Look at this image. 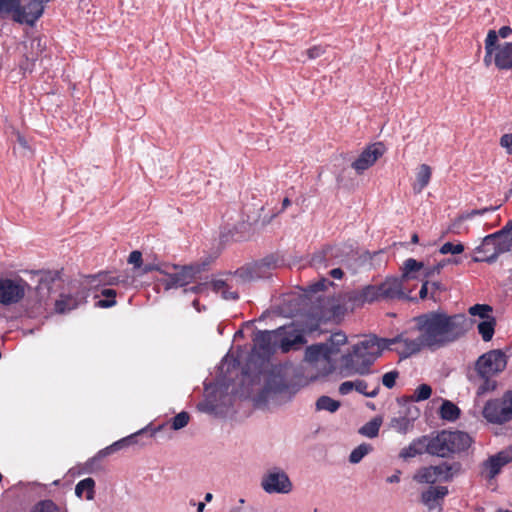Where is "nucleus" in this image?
<instances>
[{
    "label": "nucleus",
    "mask_w": 512,
    "mask_h": 512,
    "mask_svg": "<svg viewBox=\"0 0 512 512\" xmlns=\"http://www.w3.org/2000/svg\"><path fill=\"white\" fill-rule=\"evenodd\" d=\"M428 454L448 458L450 457L449 449L446 447V442L442 431L438 432L435 436H428Z\"/></svg>",
    "instance_id": "obj_22"
},
{
    "label": "nucleus",
    "mask_w": 512,
    "mask_h": 512,
    "mask_svg": "<svg viewBox=\"0 0 512 512\" xmlns=\"http://www.w3.org/2000/svg\"><path fill=\"white\" fill-rule=\"evenodd\" d=\"M328 283L329 282L326 279H322L321 281H318V282L314 283L313 285H311V291L312 292L323 291L326 289Z\"/></svg>",
    "instance_id": "obj_54"
},
{
    "label": "nucleus",
    "mask_w": 512,
    "mask_h": 512,
    "mask_svg": "<svg viewBox=\"0 0 512 512\" xmlns=\"http://www.w3.org/2000/svg\"><path fill=\"white\" fill-rule=\"evenodd\" d=\"M261 486L264 491L270 494H286L292 490V483L288 475L280 469H273L265 474L262 478Z\"/></svg>",
    "instance_id": "obj_9"
},
{
    "label": "nucleus",
    "mask_w": 512,
    "mask_h": 512,
    "mask_svg": "<svg viewBox=\"0 0 512 512\" xmlns=\"http://www.w3.org/2000/svg\"><path fill=\"white\" fill-rule=\"evenodd\" d=\"M128 263L133 265L134 268H140L142 266V253L138 250L132 251L128 257Z\"/></svg>",
    "instance_id": "obj_48"
},
{
    "label": "nucleus",
    "mask_w": 512,
    "mask_h": 512,
    "mask_svg": "<svg viewBox=\"0 0 512 512\" xmlns=\"http://www.w3.org/2000/svg\"><path fill=\"white\" fill-rule=\"evenodd\" d=\"M495 208L493 207H490V208H483V209H474L470 212H468L467 214L461 216V219H471L472 217L476 216V215H483L489 211H493Z\"/></svg>",
    "instance_id": "obj_50"
},
{
    "label": "nucleus",
    "mask_w": 512,
    "mask_h": 512,
    "mask_svg": "<svg viewBox=\"0 0 512 512\" xmlns=\"http://www.w3.org/2000/svg\"><path fill=\"white\" fill-rule=\"evenodd\" d=\"M92 281L98 280L99 283L104 285H118L123 282L119 276H114L108 272H100L97 275L91 276Z\"/></svg>",
    "instance_id": "obj_39"
},
{
    "label": "nucleus",
    "mask_w": 512,
    "mask_h": 512,
    "mask_svg": "<svg viewBox=\"0 0 512 512\" xmlns=\"http://www.w3.org/2000/svg\"><path fill=\"white\" fill-rule=\"evenodd\" d=\"M460 470L459 463H442L440 465L422 467L414 474L413 479L418 483L434 484L437 481H450L454 472Z\"/></svg>",
    "instance_id": "obj_7"
},
{
    "label": "nucleus",
    "mask_w": 512,
    "mask_h": 512,
    "mask_svg": "<svg viewBox=\"0 0 512 512\" xmlns=\"http://www.w3.org/2000/svg\"><path fill=\"white\" fill-rule=\"evenodd\" d=\"M341 255V249L338 246H327L321 252L315 254L312 257V263L315 266H319L324 264L325 266L334 265L342 262V260L337 261V259Z\"/></svg>",
    "instance_id": "obj_20"
},
{
    "label": "nucleus",
    "mask_w": 512,
    "mask_h": 512,
    "mask_svg": "<svg viewBox=\"0 0 512 512\" xmlns=\"http://www.w3.org/2000/svg\"><path fill=\"white\" fill-rule=\"evenodd\" d=\"M495 327H496L495 317H490L487 320H483L477 326L478 332L485 342H488L493 338V335L495 333Z\"/></svg>",
    "instance_id": "obj_32"
},
{
    "label": "nucleus",
    "mask_w": 512,
    "mask_h": 512,
    "mask_svg": "<svg viewBox=\"0 0 512 512\" xmlns=\"http://www.w3.org/2000/svg\"><path fill=\"white\" fill-rule=\"evenodd\" d=\"M432 171L429 165L421 164L419 166L416 182L413 185V190L416 193H420L430 182Z\"/></svg>",
    "instance_id": "obj_26"
},
{
    "label": "nucleus",
    "mask_w": 512,
    "mask_h": 512,
    "mask_svg": "<svg viewBox=\"0 0 512 512\" xmlns=\"http://www.w3.org/2000/svg\"><path fill=\"white\" fill-rule=\"evenodd\" d=\"M332 355H335V349H331L325 343L314 344L306 349V357L310 361H317L319 359L329 360Z\"/></svg>",
    "instance_id": "obj_24"
},
{
    "label": "nucleus",
    "mask_w": 512,
    "mask_h": 512,
    "mask_svg": "<svg viewBox=\"0 0 512 512\" xmlns=\"http://www.w3.org/2000/svg\"><path fill=\"white\" fill-rule=\"evenodd\" d=\"M152 271H159V272H163L160 267L156 264H146L144 265V267L142 268V273L143 274H147L149 272H152Z\"/></svg>",
    "instance_id": "obj_57"
},
{
    "label": "nucleus",
    "mask_w": 512,
    "mask_h": 512,
    "mask_svg": "<svg viewBox=\"0 0 512 512\" xmlns=\"http://www.w3.org/2000/svg\"><path fill=\"white\" fill-rule=\"evenodd\" d=\"M326 52V46L314 45L307 49L304 53L309 60H314L321 57Z\"/></svg>",
    "instance_id": "obj_45"
},
{
    "label": "nucleus",
    "mask_w": 512,
    "mask_h": 512,
    "mask_svg": "<svg viewBox=\"0 0 512 512\" xmlns=\"http://www.w3.org/2000/svg\"><path fill=\"white\" fill-rule=\"evenodd\" d=\"M381 292V299H404L407 298L402 290V281L397 278H388L378 285Z\"/></svg>",
    "instance_id": "obj_19"
},
{
    "label": "nucleus",
    "mask_w": 512,
    "mask_h": 512,
    "mask_svg": "<svg viewBox=\"0 0 512 512\" xmlns=\"http://www.w3.org/2000/svg\"><path fill=\"white\" fill-rule=\"evenodd\" d=\"M387 348L383 339L370 336L354 345L352 352L343 356V362L347 368L364 375L369 372L370 366Z\"/></svg>",
    "instance_id": "obj_2"
},
{
    "label": "nucleus",
    "mask_w": 512,
    "mask_h": 512,
    "mask_svg": "<svg viewBox=\"0 0 512 512\" xmlns=\"http://www.w3.org/2000/svg\"><path fill=\"white\" fill-rule=\"evenodd\" d=\"M49 0H0V17L11 15L13 21L33 26L43 15Z\"/></svg>",
    "instance_id": "obj_3"
},
{
    "label": "nucleus",
    "mask_w": 512,
    "mask_h": 512,
    "mask_svg": "<svg viewBox=\"0 0 512 512\" xmlns=\"http://www.w3.org/2000/svg\"><path fill=\"white\" fill-rule=\"evenodd\" d=\"M500 144L510 152L512 149V134H504L500 139Z\"/></svg>",
    "instance_id": "obj_53"
},
{
    "label": "nucleus",
    "mask_w": 512,
    "mask_h": 512,
    "mask_svg": "<svg viewBox=\"0 0 512 512\" xmlns=\"http://www.w3.org/2000/svg\"><path fill=\"white\" fill-rule=\"evenodd\" d=\"M507 365V357L500 349L490 350L481 355L476 361L475 368L481 378L488 380L490 377L501 373Z\"/></svg>",
    "instance_id": "obj_6"
},
{
    "label": "nucleus",
    "mask_w": 512,
    "mask_h": 512,
    "mask_svg": "<svg viewBox=\"0 0 512 512\" xmlns=\"http://www.w3.org/2000/svg\"><path fill=\"white\" fill-rule=\"evenodd\" d=\"M340 407V402L330 398L329 396H321L316 401L317 410H326L331 413L336 412Z\"/></svg>",
    "instance_id": "obj_33"
},
{
    "label": "nucleus",
    "mask_w": 512,
    "mask_h": 512,
    "mask_svg": "<svg viewBox=\"0 0 512 512\" xmlns=\"http://www.w3.org/2000/svg\"><path fill=\"white\" fill-rule=\"evenodd\" d=\"M498 41V34L494 30H489L487 37L485 39V50H488V54L491 51H495L496 47L495 44Z\"/></svg>",
    "instance_id": "obj_47"
},
{
    "label": "nucleus",
    "mask_w": 512,
    "mask_h": 512,
    "mask_svg": "<svg viewBox=\"0 0 512 512\" xmlns=\"http://www.w3.org/2000/svg\"><path fill=\"white\" fill-rule=\"evenodd\" d=\"M59 509L57 505L51 500L40 502L38 512H57Z\"/></svg>",
    "instance_id": "obj_49"
},
{
    "label": "nucleus",
    "mask_w": 512,
    "mask_h": 512,
    "mask_svg": "<svg viewBox=\"0 0 512 512\" xmlns=\"http://www.w3.org/2000/svg\"><path fill=\"white\" fill-rule=\"evenodd\" d=\"M17 141L18 143L23 146V147H27V141L25 139V137L23 135H21L20 133L17 134Z\"/></svg>",
    "instance_id": "obj_64"
},
{
    "label": "nucleus",
    "mask_w": 512,
    "mask_h": 512,
    "mask_svg": "<svg viewBox=\"0 0 512 512\" xmlns=\"http://www.w3.org/2000/svg\"><path fill=\"white\" fill-rule=\"evenodd\" d=\"M27 283L21 279H0V304L12 305L20 302L26 292Z\"/></svg>",
    "instance_id": "obj_8"
},
{
    "label": "nucleus",
    "mask_w": 512,
    "mask_h": 512,
    "mask_svg": "<svg viewBox=\"0 0 512 512\" xmlns=\"http://www.w3.org/2000/svg\"><path fill=\"white\" fill-rule=\"evenodd\" d=\"M378 285H366L361 289L354 290L348 294V301L353 308L362 307L365 304L373 303L381 299V292Z\"/></svg>",
    "instance_id": "obj_14"
},
{
    "label": "nucleus",
    "mask_w": 512,
    "mask_h": 512,
    "mask_svg": "<svg viewBox=\"0 0 512 512\" xmlns=\"http://www.w3.org/2000/svg\"><path fill=\"white\" fill-rule=\"evenodd\" d=\"M343 275L344 273L340 268H334L330 271V276L333 277L334 279H341Z\"/></svg>",
    "instance_id": "obj_61"
},
{
    "label": "nucleus",
    "mask_w": 512,
    "mask_h": 512,
    "mask_svg": "<svg viewBox=\"0 0 512 512\" xmlns=\"http://www.w3.org/2000/svg\"><path fill=\"white\" fill-rule=\"evenodd\" d=\"M140 433L141 432L132 434L128 437L122 438V439L114 442L110 446L101 450L100 455L107 456V455L113 454L114 452H117L125 447H128V446L136 443V438L140 435Z\"/></svg>",
    "instance_id": "obj_28"
},
{
    "label": "nucleus",
    "mask_w": 512,
    "mask_h": 512,
    "mask_svg": "<svg viewBox=\"0 0 512 512\" xmlns=\"http://www.w3.org/2000/svg\"><path fill=\"white\" fill-rule=\"evenodd\" d=\"M399 474H400V471H397L396 474L390 476L387 478V482L389 483H397L400 481V477H399Z\"/></svg>",
    "instance_id": "obj_63"
},
{
    "label": "nucleus",
    "mask_w": 512,
    "mask_h": 512,
    "mask_svg": "<svg viewBox=\"0 0 512 512\" xmlns=\"http://www.w3.org/2000/svg\"><path fill=\"white\" fill-rule=\"evenodd\" d=\"M483 417L492 424H505L512 420V390L502 397L488 400L483 408Z\"/></svg>",
    "instance_id": "obj_5"
},
{
    "label": "nucleus",
    "mask_w": 512,
    "mask_h": 512,
    "mask_svg": "<svg viewBox=\"0 0 512 512\" xmlns=\"http://www.w3.org/2000/svg\"><path fill=\"white\" fill-rule=\"evenodd\" d=\"M279 330L280 336L278 337V347L284 353H287L292 349H298L306 342L304 335L299 332H284L283 328H280Z\"/></svg>",
    "instance_id": "obj_18"
},
{
    "label": "nucleus",
    "mask_w": 512,
    "mask_h": 512,
    "mask_svg": "<svg viewBox=\"0 0 512 512\" xmlns=\"http://www.w3.org/2000/svg\"><path fill=\"white\" fill-rule=\"evenodd\" d=\"M352 390H354V381H345V382H342L339 386V393L341 395H347Z\"/></svg>",
    "instance_id": "obj_51"
},
{
    "label": "nucleus",
    "mask_w": 512,
    "mask_h": 512,
    "mask_svg": "<svg viewBox=\"0 0 512 512\" xmlns=\"http://www.w3.org/2000/svg\"><path fill=\"white\" fill-rule=\"evenodd\" d=\"M428 284L429 282L428 281H425L422 286H421V289L419 291V297L421 299H425L427 297V294H428Z\"/></svg>",
    "instance_id": "obj_60"
},
{
    "label": "nucleus",
    "mask_w": 512,
    "mask_h": 512,
    "mask_svg": "<svg viewBox=\"0 0 512 512\" xmlns=\"http://www.w3.org/2000/svg\"><path fill=\"white\" fill-rule=\"evenodd\" d=\"M276 267V260L274 259V257H266L264 258L261 263L258 265V269H261V268H267V269H271V268H275Z\"/></svg>",
    "instance_id": "obj_52"
},
{
    "label": "nucleus",
    "mask_w": 512,
    "mask_h": 512,
    "mask_svg": "<svg viewBox=\"0 0 512 512\" xmlns=\"http://www.w3.org/2000/svg\"><path fill=\"white\" fill-rule=\"evenodd\" d=\"M424 342L425 341L421 333L416 339L405 338L403 334L392 339H383V343H385L388 348L394 344L401 345L399 353L404 357H409L412 354L419 352L423 347H427Z\"/></svg>",
    "instance_id": "obj_15"
},
{
    "label": "nucleus",
    "mask_w": 512,
    "mask_h": 512,
    "mask_svg": "<svg viewBox=\"0 0 512 512\" xmlns=\"http://www.w3.org/2000/svg\"><path fill=\"white\" fill-rule=\"evenodd\" d=\"M428 436H422L413 440L408 447L403 448L400 456L404 459L413 458L423 453H428Z\"/></svg>",
    "instance_id": "obj_23"
},
{
    "label": "nucleus",
    "mask_w": 512,
    "mask_h": 512,
    "mask_svg": "<svg viewBox=\"0 0 512 512\" xmlns=\"http://www.w3.org/2000/svg\"><path fill=\"white\" fill-rule=\"evenodd\" d=\"M423 263L419 262L413 258H409L404 262V272H403V278L409 279L412 278L411 273L417 272L423 268Z\"/></svg>",
    "instance_id": "obj_40"
},
{
    "label": "nucleus",
    "mask_w": 512,
    "mask_h": 512,
    "mask_svg": "<svg viewBox=\"0 0 512 512\" xmlns=\"http://www.w3.org/2000/svg\"><path fill=\"white\" fill-rule=\"evenodd\" d=\"M494 63L500 70L512 68V42L498 45L494 51Z\"/></svg>",
    "instance_id": "obj_21"
},
{
    "label": "nucleus",
    "mask_w": 512,
    "mask_h": 512,
    "mask_svg": "<svg viewBox=\"0 0 512 512\" xmlns=\"http://www.w3.org/2000/svg\"><path fill=\"white\" fill-rule=\"evenodd\" d=\"M347 342V336L345 333L338 331L335 333H332L328 339V341L325 343L326 345H329L331 349H335V354H337L340 350V347Z\"/></svg>",
    "instance_id": "obj_37"
},
{
    "label": "nucleus",
    "mask_w": 512,
    "mask_h": 512,
    "mask_svg": "<svg viewBox=\"0 0 512 512\" xmlns=\"http://www.w3.org/2000/svg\"><path fill=\"white\" fill-rule=\"evenodd\" d=\"M371 446L368 444H361L350 453L349 461L351 463H359L365 455L369 453Z\"/></svg>",
    "instance_id": "obj_41"
},
{
    "label": "nucleus",
    "mask_w": 512,
    "mask_h": 512,
    "mask_svg": "<svg viewBox=\"0 0 512 512\" xmlns=\"http://www.w3.org/2000/svg\"><path fill=\"white\" fill-rule=\"evenodd\" d=\"M512 461V456L507 451H500L496 455L489 457L483 464L486 478L493 479L498 475L506 464Z\"/></svg>",
    "instance_id": "obj_17"
},
{
    "label": "nucleus",
    "mask_w": 512,
    "mask_h": 512,
    "mask_svg": "<svg viewBox=\"0 0 512 512\" xmlns=\"http://www.w3.org/2000/svg\"><path fill=\"white\" fill-rule=\"evenodd\" d=\"M206 285H207L206 283H201V284L192 286L189 289H185V292L189 291L194 294H198V293H201L205 289Z\"/></svg>",
    "instance_id": "obj_58"
},
{
    "label": "nucleus",
    "mask_w": 512,
    "mask_h": 512,
    "mask_svg": "<svg viewBox=\"0 0 512 512\" xmlns=\"http://www.w3.org/2000/svg\"><path fill=\"white\" fill-rule=\"evenodd\" d=\"M235 275L243 280H250L253 278L252 272L247 269H238Z\"/></svg>",
    "instance_id": "obj_56"
},
{
    "label": "nucleus",
    "mask_w": 512,
    "mask_h": 512,
    "mask_svg": "<svg viewBox=\"0 0 512 512\" xmlns=\"http://www.w3.org/2000/svg\"><path fill=\"white\" fill-rule=\"evenodd\" d=\"M94 487H95L94 479H92L90 477L85 478L76 484L75 494L81 498L83 496V493L85 492L86 493L85 498L87 500H92L94 498V493H95Z\"/></svg>",
    "instance_id": "obj_30"
},
{
    "label": "nucleus",
    "mask_w": 512,
    "mask_h": 512,
    "mask_svg": "<svg viewBox=\"0 0 512 512\" xmlns=\"http://www.w3.org/2000/svg\"><path fill=\"white\" fill-rule=\"evenodd\" d=\"M280 330L276 331H259L256 333L253 341L254 348L263 355H270L275 352L278 347V337Z\"/></svg>",
    "instance_id": "obj_16"
},
{
    "label": "nucleus",
    "mask_w": 512,
    "mask_h": 512,
    "mask_svg": "<svg viewBox=\"0 0 512 512\" xmlns=\"http://www.w3.org/2000/svg\"><path fill=\"white\" fill-rule=\"evenodd\" d=\"M485 51H486V54L484 56V63L486 65H490V63L492 62V55L495 53H494V51L490 50V53L488 54V50H485Z\"/></svg>",
    "instance_id": "obj_62"
},
{
    "label": "nucleus",
    "mask_w": 512,
    "mask_h": 512,
    "mask_svg": "<svg viewBox=\"0 0 512 512\" xmlns=\"http://www.w3.org/2000/svg\"><path fill=\"white\" fill-rule=\"evenodd\" d=\"M461 411L459 407L449 400H444L439 409L441 419L454 422L460 417Z\"/></svg>",
    "instance_id": "obj_27"
},
{
    "label": "nucleus",
    "mask_w": 512,
    "mask_h": 512,
    "mask_svg": "<svg viewBox=\"0 0 512 512\" xmlns=\"http://www.w3.org/2000/svg\"><path fill=\"white\" fill-rule=\"evenodd\" d=\"M417 329L422 334L424 344L432 350L456 341L467 331V318L464 314L447 315L432 311L415 317Z\"/></svg>",
    "instance_id": "obj_1"
},
{
    "label": "nucleus",
    "mask_w": 512,
    "mask_h": 512,
    "mask_svg": "<svg viewBox=\"0 0 512 512\" xmlns=\"http://www.w3.org/2000/svg\"><path fill=\"white\" fill-rule=\"evenodd\" d=\"M101 295L103 297H105V299H101V300H98L96 303H95V306L96 307H99V308H110V307H113L116 305V290L114 289H110V288H107V289H103L101 291Z\"/></svg>",
    "instance_id": "obj_34"
},
{
    "label": "nucleus",
    "mask_w": 512,
    "mask_h": 512,
    "mask_svg": "<svg viewBox=\"0 0 512 512\" xmlns=\"http://www.w3.org/2000/svg\"><path fill=\"white\" fill-rule=\"evenodd\" d=\"M508 233H512V220L509 221L505 227H503L501 230L493 233V234H490V235H487L484 239H483V242L482 244L477 247V251L478 252H491L489 255L485 256V257H481V258H478V257H475L474 258V261L475 262H480V261H486L488 263H492L494 261H496V259L498 258L499 255L505 253V252H508L512 246V239L511 240H506V239H501L502 236L508 234Z\"/></svg>",
    "instance_id": "obj_4"
},
{
    "label": "nucleus",
    "mask_w": 512,
    "mask_h": 512,
    "mask_svg": "<svg viewBox=\"0 0 512 512\" xmlns=\"http://www.w3.org/2000/svg\"><path fill=\"white\" fill-rule=\"evenodd\" d=\"M512 33V29L510 26H502L498 31V36L501 38H506Z\"/></svg>",
    "instance_id": "obj_59"
},
{
    "label": "nucleus",
    "mask_w": 512,
    "mask_h": 512,
    "mask_svg": "<svg viewBox=\"0 0 512 512\" xmlns=\"http://www.w3.org/2000/svg\"><path fill=\"white\" fill-rule=\"evenodd\" d=\"M189 420V414L185 411H182L172 418L171 428L173 430L182 429L189 423Z\"/></svg>",
    "instance_id": "obj_43"
},
{
    "label": "nucleus",
    "mask_w": 512,
    "mask_h": 512,
    "mask_svg": "<svg viewBox=\"0 0 512 512\" xmlns=\"http://www.w3.org/2000/svg\"><path fill=\"white\" fill-rule=\"evenodd\" d=\"M432 394V388L428 384L419 385L412 396L416 402L427 400Z\"/></svg>",
    "instance_id": "obj_42"
},
{
    "label": "nucleus",
    "mask_w": 512,
    "mask_h": 512,
    "mask_svg": "<svg viewBox=\"0 0 512 512\" xmlns=\"http://www.w3.org/2000/svg\"><path fill=\"white\" fill-rule=\"evenodd\" d=\"M202 271L201 266L185 265L180 267V270L173 274H168V280L165 283V289L173 287H183L191 283L198 274Z\"/></svg>",
    "instance_id": "obj_12"
},
{
    "label": "nucleus",
    "mask_w": 512,
    "mask_h": 512,
    "mask_svg": "<svg viewBox=\"0 0 512 512\" xmlns=\"http://www.w3.org/2000/svg\"><path fill=\"white\" fill-rule=\"evenodd\" d=\"M414 410L415 413L414 415L411 414V417H408L407 415H401L392 418L390 421V427L400 434H406L413 428V422L418 416V409L415 408Z\"/></svg>",
    "instance_id": "obj_25"
},
{
    "label": "nucleus",
    "mask_w": 512,
    "mask_h": 512,
    "mask_svg": "<svg viewBox=\"0 0 512 512\" xmlns=\"http://www.w3.org/2000/svg\"><path fill=\"white\" fill-rule=\"evenodd\" d=\"M446 486H430L421 493V502L429 512H442L444 498L448 495Z\"/></svg>",
    "instance_id": "obj_13"
},
{
    "label": "nucleus",
    "mask_w": 512,
    "mask_h": 512,
    "mask_svg": "<svg viewBox=\"0 0 512 512\" xmlns=\"http://www.w3.org/2000/svg\"><path fill=\"white\" fill-rule=\"evenodd\" d=\"M446 447L449 449L450 457L466 451L472 444L473 440L470 435L463 431L442 430Z\"/></svg>",
    "instance_id": "obj_11"
},
{
    "label": "nucleus",
    "mask_w": 512,
    "mask_h": 512,
    "mask_svg": "<svg viewBox=\"0 0 512 512\" xmlns=\"http://www.w3.org/2000/svg\"><path fill=\"white\" fill-rule=\"evenodd\" d=\"M367 388H368V384L366 381L361 380V379H357L354 381V389L366 397L374 398L378 395L379 390H380L379 384H376L374 389L371 391H368Z\"/></svg>",
    "instance_id": "obj_38"
},
{
    "label": "nucleus",
    "mask_w": 512,
    "mask_h": 512,
    "mask_svg": "<svg viewBox=\"0 0 512 512\" xmlns=\"http://www.w3.org/2000/svg\"><path fill=\"white\" fill-rule=\"evenodd\" d=\"M493 308L488 304H475L468 309V312L472 316H479L483 320H487L492 315Z\"/></svg>",
    "instance_id": "obj_36"
},
{
    "label": "nucleus",
    "mask_w": 512,
    "mask_h": 512,
    "mask_svg": "<svg viewBox=\"0 0 512 512\" xmlns=\"http://www.w3.org/2000/svg\"><path fill=\"white\" fill-rule=\"evenodd\" d=\"M464 251V245L461 244V243H457V244H454V243H451V242H446L444 243L441 248H440V253L441 254H460Z\"/></svg>",
    "instance_id": "obj_44"
},
{
    "label": "nucleus",
    "mask_w": 512,
    "mask_h": 512,
    "mask_svg": "<svg viewBox=\"0 0 512 512\" xmlns=\"http://www.w3.org/2000/svg\"><path fill=\"white\" fill-rule=\"evenodd\" d=\"M381 423V419L374 418L371 421L364 424L360 428L359 433L369 438L376 437L379 433Z\"/></svg>",
    "instance_id": "obj_35"
},
{
    "label": "nucleus",
    "mask_w": 512,
    "mask_h": 512,
    "mask_svg": "<svg viewBox=\"0 0 512 512\" xmlns=\"http://www.w3.org/2000/svg\"><path fill=\"white\" fill-rule=\"evenodd\" d=\"M210 285L212 290L216 293H221L225 300H237L239 298L238 293L236 291H231L230 285L224 280H213Z\"/></svg>",
    "instance_id": "obj_29"
},
{
    "label": "nucleus",
    "mask_w": 512,
    "mask_h": 512,
    "mask_svg": "<svg viewBox=\"0 0 512 512\" xmlns=\"http://www.w3.org/2000/svg\"><path fill=\"white\" fill-rule=\"evenodd\" d=\"M385 153V146L381 142L373 143L368 145L358 156V158L351 164L352 168L358 173L361 174L371 166H373L376 161L383 156Z\"/></svg>",
    "instance_id": "obj_10"
},
{
    "label": "nucleus",
    "mask_w": 512,
    "mask_h": 512,
    "mask_svg": "<svg viewBox=\"0 0 512 512\" xmlns=\"http://www.w3.org/2000/svg\"><path fill=\"white\" fill-rule=\"evenodd\" d=\"M399 377V372L396 370L387 372L382 377V383L385 387L391 389L395 386L396 380Z\"/></svg>",
    "instance_id": "obj_46"
},
{
    "label": "nucleus",
    "mask_w": 512,
    "mask_h": 512,
    "mask_svg": "<svg viewBox=\"0 0 512 512\" xmlns=\"http://www.w3.org/2000/svg\"><path fill=\"white\" fill-rule=\"evenodd\" d=\"M35 60H36L35 58L29 59L27 57L26 60L20 64L21 70H23L24 72H26V71L31 72L33 67H34V61Z\"/></svg>",
    "instance_id": "obj_55"
},
{
    "label": "nucleus",
    "mask_w": 512,
    "mask_h": 512,
    "mask_svg": "<svg viewBox=\"0 0 512 512\" xmlns=\"http://www.w3.org/2000/svg\"><path fill=\"white\" fill-rule=\"evenodd\" d=\"M78 305L77 299L72 295H60V298L55 302V311L57 313H66L75 309Z\"/></svg>",
    "instance_id": "obj_31"
}]
</instances>
